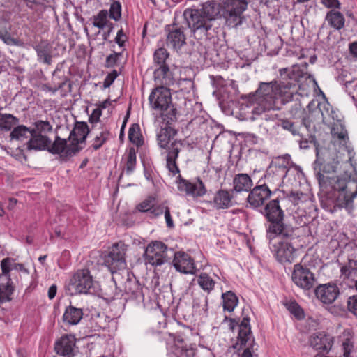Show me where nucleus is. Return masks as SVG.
Instances as JSON below:
<instances>
[{"instance_id":"nucleus-1","label":"nucleus","mask_w":357,"mask_h":357,"mask_svg":"<svg viewBox=\"0 0 357 357\" xmlns=\"http://www.w3.org/2000/svg\"><path fill=\"white\" fill-rule=\"evenodd\" d=\"M307 67V63H304L301 66L293 65L291 70L281 68L279 70L281 78L279 82L277 81L260 82L256 91L248 96L249 104L256 103L258 105L252 108V113L259 115L266 110L273 109L275 101L279 99L283 104L291 100L294 93L297 91L298 80L303 77L304 70Z\"/></svg>"},{"instance_id":"nucleus-2","label":"nucleus","mask_w":357,"mask_h":357,"mask_svg":"<svg viewBox=\"0 0 357 357\" xmlns=\"http://www.w3.org/2000/svg\"><path fill=\"white\" fill-rule=\"evenodd\" d=\"M127 246L122 242L114 244L106 257L105 263L109 266L112 279L116 283L122 284L126 294H132L137 298L142 295L140 284L132 278L128 269L126 268L125 259Z\"/></svg>"},{"instance_id":"nucleus-3","label":"nucleus","mask_w":357,"mask_h":357,"mask_svg":"<svg viewBox=\"0 0 357 357\" xmlns=\"http://www.w3.org/2000/svg\"><path fill=\"white\" fill-rule=\"evenodd\" d=\"M356 163L352 158H348L342 162L340 167L341 175L336 178V182L331 188L337 194L335 205L339 208L353 209V200L357 196V170Z\"/></svg>"},{"instance_id":"nucleus-4","label":"nucleus","mask_w":357,"mask_h":357,"mask_svg":"<svg viewBox=\"0 0 357 357\" xmlns=\"http://www.w3.org/2000/svg\"><path fill=\"white\" fill-rule=\"evenodd\" d=\"M323 121L331 125L332 143L340 155L351 156L355 154L354 147L349 141L348 132L342 119L328 103L319 105Z\"/></svg>"},{"instance_id":"nucleus-5","label":"nucleus","mask_w":357,"mask_h":357,"mask_svg":"<svg viewBox=\"0 0 357 357\" xmlns=\"http://www.w3.org/2000/svg\"><path fill=\"white\" fill-rule=\"evenodd\" d=\"M264 215L270 222L267 229L268 238L279 234L285 238H291L295 236L296 229L290 225L283 222L284 212L281 209L278 199L269 202L264 208Z\"/></svg>"},{"instance_id":"nucleus-6","label":"nucleus","mask_w":357,"mask_h":357,"mask_svg":"<svg viewBox=\"0 0 357 357\" xmlns=\"http://www.w3.org/2000/svg\"><path fill=\"white\" fill-rule=\"evenodd\" d=\"M152 109L155 110L167 124L176 120V109L172 103L169 89L158 86L153 89L149 97Z\"/></svg>"},{"instance_id":"nucleus-7","label":"nucleus","mask_w":357,"mask_h":357,"mask_svg":"<svg viewBox=\"0 0 357 357\" xmlns=\"http://www.w3.org/2000/svg\"><path fill=\"white\" fill-rule=\"evenodd\" d=\"M339 158H317L314 169L317 172V176L321 190L326 192H331V188L336 182L334 173L339 169L344 160H336Z\"/></svg>"},{"instance_id":"nucleus-8","label":"nucleus","mask_w":357,"mask_h":357,"mask_svg":"<svg viewBox=\"0 0 357 357\" xmlns=\"http://www.w3.org/2000/svg\"><path fill=\"white\" fill-rule=\"evenodd\" d=\"M297 237L296 234L291 238H285L279 234L272 236L270 240H274L273 251L278 261L284 264H291L296 257V250L294 248L291 241Z\"/></svg>"},{"instance_id":"nucleus-9","label":"nucleus","mask_w":357,"mask_h":357,"mask_svg":"<svg viewBox=\"0 0 357 357\" xmlns=\"http://www.w3.org/2000/svg\"><path fill=\"white\" fill-rule=\"evenodd\" d=\"M94 280L89 269L78 270L70 279L66 285L70 295L90 293L93 287Z\"/></svg>"},{"instance_id":"nucleus-10","label":"nucleus","mask_w":357,"mask_h":357,"mask_svg":"<svg viewBox=\"0 0 357 357\" xmlns=\"http://www.w3.org/2000/svg\"><path fill=\"white\" fill-rule=\"evenodd\" d=\"M169 252L173 253V251L169 250L162 242H152L147 245L145 250V260L152 266H160L170 259Z\"/></svg>"},{"instance_id":"nucleus-11","label":"nucleus","mask_w":357,"mask_h":357,"mask_svg":"<svg viewBox=\"0 0 357 357\" xmlns=\"http://www.w3.org/2000/svg\"><path fill=\"white\" fill-rule=\"evenodd\" d=\"M89 132L88 125L84 122L75 124L68 137L70 147L68 151L76 153L85 145L86 138Z\"/></svg>"},{"instance_id":"nucleus-12","label":"nucleus","mask_w":357,"mask_h":357,"mask_svg":"<svg viewBox=\"0 0 357 357\" xmlns=\"http://www.w3.org/2000/svg\"><path fill=\"white\" fill-rule=\"evenodd\" d=\"M291 278L296 286L305 290L312 289L315 283L314 274L301 264L294 265Z\"/></svg>"},{"instance_id":"nucleus-13","label":"nucleus","mask_w":357,"mask_h":357,"mask_svg":"<svg viewBox=\"0 0 357 357\" xmlns=\"http://www.w3.org/2000/svg\"><path fill=\"white\" fill-rule=\"evenodd\" d=\"M128 138L136 146V150L133 147L130 149L128 156H135L136 154L139 155V156H144L149 153L148 147L144 144V138L138 124H133L129 128Z\"/></svg>"},{"instance_id":"nucleus-14","label":"nucleus","mask_w":357,"mask_h":357,"mask_svg":"<svg viewBox=\"0 0 357 357\" xmlns=\"http://www.w3.org/2000/svg\"><path fill=\"white\" fill-rule=\"evenodd\" d=\"M173 265L177 271L185 274H195L197 269L194 259L184 252H173Z\"/></svg>"},{"instance_id":"nucleus-15","label":"nucleus","mask_w":357,"mask_h":357,"mask_svg":"<svg viewBox=\"0 0 357 357\" xmlns=\"http://www.w3.org/2000/svg\"><path fill=\"white\" fill-rule=\"evenodd\" d=\"M167 45L178 51L185 45L186 37L184 33V28L178 27L176 24L167 26Z\"/></svg>"},{"instance_id":"nucleus-16","label":"nucleus","mask_w":357,"mask_h":357,"mask_svg":"<svg viewBox=\"0 0 357 357\" xmlns=\"http://www.w3.org/2000/svg\"><path fill=\"white\" fill-rule=\"evenodd\" d=\"M54 350L63 357H73L75 353V339L72 335L62 336L55 342Z\"/></svg>"},{"instance_id":"nucleus-17","label":"nucleus","mask_w":357,"mask_h":357,"mask_svg":"<svg viewBox=\"0 0 357 357\" xmlns=\"http://www.w3.org/2000/svg\"><path fill=\"white\" fill-rule=\"evenodd\" d=\"M339 293V289L335 284L319 285L315 289L317 298L326 304H331L334 302Z\"/></svg>"},{"instance_id":"nucleus-18","label":"nucleus","mask_w":357,"mask_h":357,"mask_svg":"<svg viewBox=\"0 0 357 357\" xmlns=\"http://www.w3.org/2000/svg\"><path fill=\"white\" fill-rule=\"evenodd\" d=\"M271 192L268 187L264 184L255 186L250 192L247 199L249 204L255 207L264 204V202L271 196Z\"/></svg>"},{"instance_id":"nucleus-19","label":"nucleus","mask_w":357,"mask_h":357,"mask_svg":"<svg viewBox=\"0 0 357 357\" xmlns=\"http://www.w3.org/2000/svg\"><path fill=\"white\" fill-rule=\"evenodd\" d=\"M178 188L180 191L185 192L188 195L199 197L204 195L206 190L202 181L199 179L195 183L178 176Z\"/></svg>"},{"instance_id":"nucleus-20","label":"nucleus","mask_w":357,"mask_h":357,"mask_svg":"<svg viewBox=\"0 0 357 357\" xmlns=\"http://www.w3.org/2000/svg\"><path fill=\"white\" fill-rule=\"evenodd\" d=\"M1 268L2 275L5 276H7L10 271H12L11 275L15 278L20 277L22 279L29 276V272L23 264H15L10 258H5L1 261Z\"/></svg>"},{"instance_id":"nucleus-21","label":"nucleus","mask_w":357,"mask_h":357,"mask_svg":"<svg viewBox=\"0 0 357 357\" xmlns=\"http://www.w3.org/2000/svg\"><path fill=\"white\" fill-rule=\"evenodd\" d=\"M157 198L153 195L149 196L137 205V209L141 212H149L153 218L158 217L163 213L164 206H157Z\"/></svg>"},{"instance_id":"nucleus-22","label":"nucleus","mask_w":357,"mask_h":357,"mask_svg":"<svg viewBox=\"0 0 357 357\" xmlns=\"http://www.w3.org/2000/svg\"><path fill=\"white\" fill-rule=\"evenodd\" d=\"M250 319L248 317H244L239 325V331L238 340L234 345V348L236 349L239 344L250 346L254 343V338L252 335L251 329L250 327Z\"/></svg>"},{"instance_id":"nucleus-23","label":"nucleus","mask_w":357,"mask_h":357,"mask_svg":"<svg viewBox=\"0 0 357 357\" xmlns=\"http://www.w3.org/2000/svg\"><path fill=\"white\" fill-rule=\"evenodd\" d=\"M31 138L26 143L28 150L44 151L47 150L50 144V139L45 135L31 131Z\"/></svg>"},{"instance_id":"nucleus-24","label":"nucleus","mask_w":357,"mask_h":357,"mask_svg":"<svg viewBox=\"0 0 357 357\" xmlns=\"http://www.w3.org/2000/svg\"><path fill=\"white\" fill-rule=\"evenodd\" d=\"M310 344L315 350L328 351L332 347L333 340L324 333H315L310 338Z\"/></svg>"},{"instance_id":"nucleus-25","label":"nucleus","mask_w":357,"mask_h":357,"mask_svg":"<svg viewBox=\"0 0 357 357\" xmlns=\"http://www.w3.org/2000/svg\"><path fill=\"white\" fill-rule=\"evenodd\" d=\"M168 56L169 53L165 48L160 47L155 51L153 55L154 63L158 66V68L155 70V75H165L169 71V67L165 63Z\"/></svg>"},{"instance_id":"nucleus-26","label":"nucleus","mask_w":357,"mask_h":357,"mask_svg":"<svg viewBox=\"0 0 357 357\" xmlns=\"http://www.w3.org/2000/svg\"><path fill=\"white\" fill-rule=\"evenodd\" d=\"M16 284L22 286L23 282L19 281L17 278L15 282L12 278H7L6 283L0 284V302L9 301L12 299L11 296Z\"/></svg>"},{"instance_id":"nucleus-27","label":"nucleus","mask_w":357,"mask_h":357,"mask_svg":"<svg viewBox=\"0 0 357 357\" xmlns=\"http://www.w3.org/2000/svg\"><path fill=\"white\" fill-rule=\"evenodd\" d=\"M194 349L184 346L183 340H176L169 354V357H194Z\"/></svg>"},{"instance_id":"nucleus-28","label":"nucleus","mask_w":357,"mask_h":357,"mask_svg":"<svg viewBox=\"0 0 357 357\" xmlns=\"http://www.w3.org/2000/svg\"><path fill=\"white\" fill-rule=\"evenodd\" d=\"M233 184L234 191L237 192H248L251 190L252 181L248 174H239L234 177Z\"/></svg>"},{"instance_id":"nucleus-29","label":"nucleus","mask_w":357,"mask_h":357,"mask_svg":"<svg viewBox=\"0 0 357 357\" xmlns=\"http://www.w3.org/2000/svg\"><path fill=\"white\" fill-rule=\"evenodd\" d=\"M83 317V312L81 308H77L70 305L68 307L63 316V320L65 323L70 325L77 324Z\"/></svg>"},{"instance_id":"nucleus-30","label":"nucleus","mask_w":357,"mask_h":357,"mask_svg":"<svg viewBox=\"0 0 357 357\" xmlns=\"http://www.w3.org/2000/svg\"><path fill=\"white\" fill-rule=\"evenodd\" d=\"M70 143L68 144L66 139L56 136L54 142L52 144L50 142L47 151L52 154H60L63 152H66L68 155L74 154L68 151Z\"/></svg>"},{"instance_id":"nucleus-31","label":"nucleus","mask_w":357,"mask_h":357,"mask_svg":"<svg viewBox=\"0 0 357 357\" xmlns=\"http://www.w3.org/2000/svg\"><path fill=\"white\" fill-rule=\"evenodd\" d=\"M93 25L99 29L109 28L110 31L113 29V24L109 21V14L107 10H100L93 17Z\"/></svg>"},{"instance_id":"nucleus-32","label":"nucleus","mask_w":357,"mask_h":357,"mask_svg":"<svg viewBox=\"0 0 357 357\" xmlns=\"http://www.w3.org/2000/svg\"><path fill=\"white\" fill-rule=\"evenodd\" d=\"M232 197L225 190H219L214 197V204L218 208H227L231 206Z\"/></svg>"},{"instance_id":"nucleus-33","label":"nucleus","mask_w":357,"mask_h":357,"mask_svg":"<svg viewBox=\"0 0 357 357\" xmlns=\"http://www.w3.org/2000/svg\"><path fill=\"white\" fill-rule=\"evenodd\" d=\"M326 20L329 24L335 29H340L344 25V17L337 10H332L326 15Z\"/></svg>"},{"instance_id":"nucleus-34","label":"nucleus","mask_w":357,"mask_h":357,"mask_svg":"<svg viewBox=\"0 0 357 357\" xmlns=\"http://www.w3.org/2000/svg\"><path fill=\"white\" fill-rule=\"evenodd\" d=\"M222 298L223 301V308L228 312H232L238 302L236 294L231 291L222 294Z\"/></svg>"},{"instance_id":"nucleus-35","label":"nucleus","mask_w":357,"mask_h":357,"mask_svg":"<svg viewBox=\"0 0 357 357\" xmlns=\"http://www.w3.org/2000/svg\"><path fill=\"white\" fill-rule=\"evenodd\" d=\"M38 56L45 63L50 64L52 61L51 47L47 43H41L36 47Z\"/></svg>"},{"instance_id":"nucleus-36","label":"nucleus","mask_w":357,"mask_h":357,"mask_svg":"<svg viewBox=\"0 0 357 357\" xmlns=\"http://www.w3.org/2000/svg\"><path fill=\"white\" fill-rule=\"evenodd\" d=\"M18 119L10 114H2L0 116V130H10L18 123Z\"/></svg>"},{"instance_id":"nucleus-37","label":"nucleus","mask_w":357,"mask_h":357,"mask_svg":"<svg viewBox=\"0 0 357 357\" xmlns=\"http://www.w3.org/2000/svg\"><path fill=\"white\" fill-rule=\"evenodd\" d=\"M31 131V130L25 126H18L13 130L10 137L12 139L22 141L30 135Z\"/></svg>"},{"instance_id":"nucleus-38","label":"nucleus","mask_w":357,"mask_h":357,"mask_svg":"<svg viewBox=\"0 0 357 357\" xmlns=\"http://www.w3.org/2000/svg\"><path fill=\"white\" fill-rule=\"evenodd\" d=\"M157 140L158 145L163 149H169L170 143V135L168 128H161L157 134Z\"/></svg>"},{"instance_id":"nucleus-39","label":"nucleus","mask_w":357,"mask_h":357,"mask_svg":"<svg viewBox=\"0 0 357 357\" xmlns=\"http://www.w3.org/2000/svg\"><path fill=\"white\" fill-rule=\"evenodd\" d=\"M197 283L205 291L209 292L215 285V282L206 273H202L197 278Z\"/></svg>"},{"instance_id":"nucleus-40","label":"nucleus","mask_w":357,"mask_h":357,"mask_svg":"<svg viewBox=\"0 0 357 357\" xmlns=\"http://www.w3.org/2000/svg\"><path fill=\"white\" fill-rule=\"evenodd\" d=\"M193 308L199 312H206L208 310V299L206 296L202 294L195 297L193 300Z\"/></svg>"},{"instance_id":"nucleus-41","label":"nucleus","mask_w":357,"mask_h":357,"mask_svg":"<svg viewBox=\"0 0 357 357\" xmlns=\"http://www.w3.org/2000/svg\"><path fill=\"white\" fill-rule=\"evenodd\" d=\"M341 272L345 278L354 282V285L357 289V268H353L350 266H343L341 268Z\"/></svg>"},{"instance_id":"nucleus-42","label":"nucleus","mask_w":357,"mask_h":357,"mask_svg":"<svg viewBox=\"0 0 357 357\" xmlns=\"http://www.w3.org/2000/svg\"><path fill=\"white\" fill-rule=\"evenodd\" d=\"M52 130V125L47 121H37L35 122V128L31 131H36L37 133H47Z\"/></svg>"},{"instance_id":"nucleus-43","label":"nucleus","mask_w":357,"mask_h":357,"mask_svg":"<svg viewBox=\"0 0 357 357\" xmlns=\"http://www.w3.org/2000/svg\"><path fill=\"white\" fill-rule=\"evenodd\" d=\"M288 310L292 313L295 317L301 319L303 316V311L298 304L295 301H289L285 304Z\"/></svg>"},{"instance_id":"nucleus-44","label":"nucleus","mask_w":357,"mask_h":357,"mask_svg":"<svg viewBox=\"0 0 357 357\" xmlns=\"http://www.w3.org/2000/svg\"><path fill=\"white\" fill-rule=\"evenodd\" d=\"M109 17L118 21L121 17V6L117 2L114 1L112 3L109 8Z\"/></svg>"},{"instance_id":"nucleus-45","label":"nucleus","mask_w":357,"mask_h":357,"mask_svg":"<svg viewBox=\"0 0 357 357\" xmlns=\"http://www.w3.org/2000/svg\"><path fill=\"white\" fill-rule=\"evenodd\" d=\"M347 310L354 316L357 317V295H353L347 298Z\"/></svg>"},{"instance_id":"nucleus-46","label":"nucleus","mask_w":357,"mask_h":357,"mask_svg":"<svg viewBox=\"0 0 357 357\" xmlns=\"http://www.w3.org/2000/svg\"><path fill=\"white\" fill-rule=\"evenodd\" d=\"M275 161L271 162V167L273 166L278 167V168L284 172V175H286L288 172L287 166L288 161L286 160L287 158H275Z\"/></svg>"},{"instance_id":"nucleus-47","label":"nucleus","mask_w":357,"mask_h":357,"mask_svg":"<svg viewBox=\"0 0 357 357\" xmlns=\"http://www.w3.org/2000/svg\"><path fill=\"white\" fill-rule=\"evenodd\" d=\"M278 126L282 127L284 130L291 132L294 135L297 134V130L294 127V124L287 119L280 120Z\"/></svg>"},{"instance_id":"nucleus-48","label":"nucleus","mask_w":357,"mask_h":357,"mask_svg":"<svg viewBox=\"0 0 357 357\" xmlns=\"http://www.w3.org/2000/svg\"><path fill=\"white\" fill-rule=\"evenodd\" d=\"M289 200L294 204L297 205L300 202H303L306 195L299 192H291L288 195Z\"/></svg>"},{"instance_id":"nucleus-49","label":"nucleus","mask_w":357,"mask_h":357,"mask_svg":"<svg viewBox=\"0 0 357 357\" xmlns=\"http://www.w3.org/2000/svg\"><path fill=\"white\" fill-rule=\"evenodd\" d=\"M176 158H167V167L172 175L179 174L180 171L176 162Z\"/></svg>"},{"instance_id":"nucleus-50","label":"nucleus","mask_w":357,"mask_h":357,"mask_svg":"<svg viewBox=\"0 0 357 357\" xmlns=\"http://www.w3.org/2000/svg\"><path fill=\"white\" fill-rule=\"evenodd\" d=\"M122 56V53L119 52H114L109 54L106 59V66L107 67H113L114 66L119 59Z\"/></svg>"},{"instance_id":"nucleus-51","label":"nucleus","mask_w":357,"mask_h":357,"mask_svg":"<svg viewBox=\"0 0 357 357\" xmlns=\"http://www.w3.org/2000/svg\"><path fill=\"white\" fill-rule=\"evenodd\" d=\"M254 344H255V342L252 343L250 344V346H249V344H248V345L239 344L236 349L240 350L242 348H245V349H244L243 354H241V357H253L252 353L254 351V349H253Z\"/></svg>"},{"instance_id":"nucleus-52","label":"nucleus","mask_w":357,"mask_h":357,"mask_svg":"<svg viewBox=\"0 0 357 357\" xmlns=\"http://www.w3.org/2000/svg\"><path fill=\"white\" fill-rule=\"evenodd\" d=\"M118 76V73L116 70H113L112 73H109L106 77L105 78V80L103 82V87L105 89L109 87L114 81L116 79V78Z\"/></svg>"},{"instance_id":"nucleus-53","label":"nucleus","mask_w":357,"mask_h":357,"mask_svg":"<svg viewBox=\"0 0 357 357\" xmlns=\"http://www.w3.org/2000/svg\"><path fill=\"white\" fill-rule=\"evenodd\" d=\"M344 357H351V353L354 349L353 342L349 339H346L342 343Z\"/></svg>"},{"instance_id":"nucleus-54","label":"nucleus","mask_w":357,"mask_h":357,"mask_svg":"<svg viewBox=\"0 0 357 357\" xmlns=\"http://www.w3.org/2000/svg\"><path fill=\"white\" fill-rule=\"evenodd\" d=\"M126 38L127 37L121 29L117 32L116 36L115 38V42L119 45L120 47H122L124 45Z\"/></svg>"},{"instance_id":"nucleus-55","label":"nucleus","mask_w":357,"mask_h":357,"mask_svg":"<svg viewBox=\"0 0 357 357\" xmlns=\"http://www.w3.org/2000/svg\"><path fill=\"white\" fill-rule=\"evenodd\" d=\"M163 213H165L167 226L169 228H172L174 227V222L171 217L169 208L167 206H164Z\"/></svg>"},{"instance_id":"nucleus-56","label":"nucleus","mask_w":357,"mask_h":357,"mask_svg":"<svg viewBox=\"0 0 357 357\" xmlns=\"http://www.w3.org/2000/svg\"><path fill=\"white\" fill-rule=\"evenodd\" d=\"M105 142V137H104L103 134L101 133L100 136H97L95 139L94 142L92 144V147L97 150Z\"/></svg>"},{"instance_id":"nucleus-57","label":"nucleus","mask_w":357,"mask_h":357,"mask_svg":"<svg viewBox=\"0 0 357 357\" xmlns=\"http://www.w3.org/2000/svg\"><path fill=\"white\" fill-rule=\"evenodd\" d=\"M102 115V111L100 108H96L93 109L92 114L89 117V120L91 123H96L99 121L100 116Z\"/></svg>"},{"instance_id":"nucleus-58","label":"nucleus","mask_w":357,"mask_h":357,"mask_svg":"<svg viewBox=\"0 0 357 357\" xmlns=\"http://www.w3.org/2000/svg\"><path fill=\"white\" fill-rule=\"evenodd\" d=\"M136 165V158H127L126 161V171L131 172L135 167Z\"/></svg>"},{"instance_id":"nucleus-59","label":"nucleus","mask_w":357,"mask_h":357,"mask_svg":"<svg viewBox=\"0 0 357 357\" xmlns=\"http://www.w3.org/2000/svg\"><path fill=\"white\" fill-rule=\"evenodd\" d=\"M223 141L225 142L226 145L229 148L230 144L225 139V138L223 136L218 135L215 137V139L213 141V148H215L219 145V144L223 142Z\"/></svg>"},{"instance_id":"nucleus-60","label":"nucleus","mask_w":357,"mask_h":357,"mask_svg":"<svg viewBox=\"0 0 357 357\" xmlns=\"http://www.w3.org/2000/svg\"><path fill=\"white\" fill-rule=\"evenodd\" d=\"M323 4L328 8H338L340 3L337 0H321Z\"/></svg>"},{"instance_id":"nucleus-61","label":"nucleus","mask_w":357,"mask_h":357,"mask_svg":"<svg viewBox=\"0 0 357 357\" xmlns=\"http://www.w3.org/2000/svg\"><path fill=\"white\" fill-rule=\"evenodd\" d=\"M179 84H185L186 86V90H190L193 88L194 83L191 79H183L179 81Z\"/></svg>"},{"instance_id":"nucleus-62","label":"nucleus","mask_w":357,"mask_h":357,"mask_svg":"<svg viewBox=\"0 0 357 357\" xmlns=\"http://www.w3.org/2000/svg\"><path fill=\"white\" fill-rule=\"evenodd\" d=\"M181 146V144L179 142H174L172 144V149L169 151V153L174 154V156H178L179 153L178 146Z\"/></svg>"},{"instance_id":"nucleus-63","label":"nucleus","mask_w":357,"mask_h":357,"mask_svg":"<svg viewBox=\"0 0 357 357\" xmlns=\"http://www.w3.org/2000/svg\"><path fill=\"white\" fill-rule=\"evenodd\" d=\"M57 287L55 284L52 285L48 290V297L50 299H53L56 294Z\"/></svg>"},{"instance_id":"nucleus-64","label":"nucleus","mask_w":357,"mask_h":357,"mask_svg":"<svg viewBox=\"0 0 357 357\" xmlns=\"http://www.w3.org/2000/svg\"><path fill=\"white\" fill-rule=\"evenodd\" d=\"M314 144L312 142H309L307 140H302L300 142V148L301 149H307L310 147L314 148Z\"/></svg>"}]
</instances>
